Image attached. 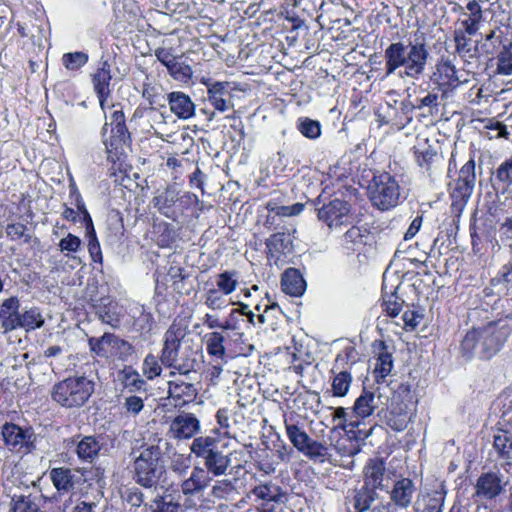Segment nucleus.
Instances as JSON below:
<instances>
[{"instance_id": "0eeeda50", "label": "nucleus", "mask_w": 512, "mask_h": 512, "mask_svg": "<svg viewBox=\"0 0 512 512\" xmlns=\"http://www.w3.org/2000/svg\"><path fill=\"white\" fill-rule=\"evenodd\" d=\"M102 134L108 159L114 160V157H118V154L123 150V146L129 140V132L122 110H113L110 122L105 123Z\"/></svg>"}, {"instance_id": "e2e57ef3", "label": "nucleus", "mask_w": 512, "mask_h": 512, "mask_svg": "<svg viewBox=\"0 0 512 512\" xmlns=\"http://www.w3.org/2000/svg\"><path fill=\"white\" fill-rule=\"evenodd\" d=\"M112 338L115 340V344L111 341V344H110L111 355L119 354L122 357V356H128L132 353L133 347L129 342L119 338L118 336H116L114 334H112Z\"/></svg>"}, {"instance_id": "4be33fe9", "label": "nucleus", "mask_w": 512, "mask_h": 512, "mask_svg": "<svg viewBox=\"0 0 512 512\" xmlns=\"http://www.w3.org/2000/svg\"><path fill=\"white\" fill-rule=\"evenodd\" d=\"M415 492L414 482L409 478H401L395 481L390 491V499L398 508L406 509L412 503Z\"/></svg>"}, {"instance_id": "a19ab883", "label": "nucleus", "mask_w": 512, "mask_h": 512, "mask_svg": "<svg viewBox=\"0 0 512 512\" xmlns=\"http://www.w3.org/2000/svg\"><path fill=\"white\" fill-rule=\"evenodd\" d=\"M352 383V375L348 371L335 373L332 379V393L335 397H344L348 394Z\"/></svg>"}, {"instance_id": "423d86ee", "label": "nucleus", "mask_w": 512, "mask_h": 512, "mask_svg": "<svg viewBox=\"0 0 512 512\" xmlns=\"http://www.w3.org/2000/svg\"><path fill=\"white\" fill-rule=\"evenodd\" d=\"M400 186L388 173L373 178L370 187V200L378 209L385 211L396 207L400 202Z\"/></svg>"}, {"instance_id": "c9c22d12", "label": "nucleus", "mask_w": 512, "mask_h": 512, "mask_svg": "<svg viewBox=\"0 0 512 512\" xmlns=\"http://www.w3.org/2000/svg\"><path fill=\"white\" fill-rule=\"evenodd\" d=\"M267 246L284 255L290 254L293 251V237L290 233H275L267 240Z\"/></svg>"}, {"instance_id": "cd10ccee", "label": "nucleus", "mask_w": 512, "mask_h": 512, "mask_svg": "<svg viewBox=\"0 0 512 512\" xmlns=\"http://www.w3.org/2000/svg\"><path fill=\"white\" fill-rule=\"evenodd\" d=\"M281 285L283 291L291 296H301L306 289L303 276L295 268H289L284 272Z\"/></svg>"}, {"instance_id": "4d7b16f0", "label": "nucleus", "mask_w": 512, "mask_h": 512, "mask_svg": "<svg viewBox=\"0 0 512 512\" xmlns=\"http://www.w3.org/2000/svg\"><path fill=\"white\" fill-rule=\"evenodd\" d=\"M142 371L148 379H154L159 376L162 368L157 357L152 354H148L143 361Z\"/></svg>"}, {"instance_id": "473e14b6", "label": "nucleus", "mask_w": 512, "mask_h": 512, "mask_svg": "<svg viewBox=\"0 0 512 512\" xmlns=\"http://www.w3.org/2000/svg\"><path fill=\"white\" fill-rule=\"evenodd\" d=\"M413 153L417 164L426 170H429L436 156V151L428 143L427 139L419 140L413 147Z\"/></svg>"}, {"instance_id": "79ce46f5", "label": "nucleus", "mask_w": 512, "mask_h": 512, "mask_svg": "<svg viewBox=\"0 0 512 512\" xmlns=\"http://www.w3.org/2000/svg\"><path fill=\"white\" fill-rule=\"evenodd\" d=\"M408 415L402 407L396 408L391 406L389 415H387V425L395 431H403L408 424Z\"/></svg>"}, {"instance_id": "b1692460", "label": "nucleus", "mask_w": 512, "mask_h": 512, "mask_svg": "<svg viewBox=\"0 0 512 512\" xmlns=\"http://www.w3.org/2000/svg\"><path fill=\"white\" fill-rule=\"evenodd\" d=\"M170 111L179 119L187 120L195 114V104L191 98L183 92H171L168 95Z\"/></svg>"}, {"instance_id": "1a4fd4ad", "label": "nucleus", "mask_w": 512, "mask_h": 512, "mask_svg": "<svg viewBox=\"0 0 512 512\" xmlns=\"http://www.w3.org/2000/svg\"><path fill=\"white\" fill-rule=\"evenodd\" d=\"M1 436L11 452L28 454L35 448V434L30 427L6 422L1 426Z\"/></svg>"}, {"instance_id": "f8f14e48", "label": "nucleus", "mask_w": 512, "mask_h": 512, "mask_svg": "<svg viewBox=\"0 0 512 512\" xmlns=\"http://www.w3.org/2000/svg\"><path fill=\"white\" fill-rule=\"evenodd\" d=\"M431 80L442 91V96L445 98L461 84L455 66L447 59H441L436 64Z\"/></svg>"}, {"instance_id": "5fc2aeb1", "label": "nucleus", "mask_w": 512, "mask_h": 512, "mask_svg": "<svg viewBox=\"0 0 512 512\" xmlns=\"http://www.w3.org/2000/svg\"><path fill=\"white\" fill-rule=\"evenodd\" d=\"M464 28L457 27L454 31V41L456 51L460 54H466L471 50V37Z\"/></svg>"}, {"instance_id": "7ed1b4c3", "label": "nucleus", "mask_w": 512, "mask_h": 512, "mask_svg": "<svg viewBox=\"0 0 512 512\" xmlns=\"http://www.w3.org/2000/svg\"><path fill=\"white\" fill-rule=\"evenodd\" d=\"M186 332L173 323L164 334V344L160 355L161 363L175 369L181 375H188L197 366L196 353L190 347H182L181 341Z\"/></svg>"}, {"instance_id": "6ab92c4d", "label": "nucleus", "mask_w": 512, "mask_h": 512, "mask_svg": "<svg viewBox=\"0 0 512 512\" xmlns=\"http://www.w3.org/2000/svg\"><path fill=\"white\" fill-rule=\"evenodd\" d=\"M198 394L194 384L180 378L168 381V395L174 401L175 406H181L192 402Z\"/></svg>"}, {"instance_id": "f704fd0d", "label": "nucleus", "mask_w": 512, "mask_h": 512, "mask_svg": "<svg viewBox=\"0 0 512 512\" xmlns=\"http://www.w3.org/2000/svg\"><path fill=\"white\" fill-rule=\"evenodd\" d=\"M11 512H43L36 498L31 495H13L10 502Z\"/></svg>"}, {"instance_id": "052dcab7", "label": "nucleus", "mask_w": 512, "mask_h": 512, "mask_svg": "<svg viewBox=\"0 0 512 512\" xmlns=\"http://www.w3.org/2000/svg\"><path fill=\"white\" fill-rule=\"evenodd\" d=\"M152 512H178L179 504L164 497L156 498L150 506Z\"/></svg>"}, {"instance_id": "5701e85b", "label": "nucleus", "mask_w": 512, "mask_h": 512, "mask_svg": "<svg viewBox=\"0 0 512 512\" xmlns=\"http://www.w3.org/2000/svg\"><path fill=\"white\" fill-rule=\"evenodd\" d=\"M211 481L208 472L203 467L195 466L190 476L181 483V491L186 496L197 495L208 487Z\"/></svg>"}, {"instance_id": "69168bd1", "label": "nucleus", "mask_w": 512, "mask_h": 512, "mask_svg": "<svg viewBox=\"0 0 512 512\" xmlns=\"http://www.w3.org/2000/svg\"><path fill=\"white\" fill-rule=\"evenodd\" d=\"M122 497L131 507H140L144 501L142 492L135 487L126 489Z\"/></svg>"}, {"instance_id": "de8ad7c7", "label": "nucleus", "mask_w": 512, "mask_h": 512, "mask_svg": "<svg viewBox=\"0 0 512 512\" xmlns=\"http://www.w3.org/2000/svg\"><path fill=\"white\" fill-rule=\"evenodd\" d=\"M475 183L457 179L452 188L451 196L455 201L465 204L471 197Z\"/></svg>"}, {"instance_id": "c03bdc74", "label": "nucleus", "mask_w": 512, "mask_h": 512, "mask_svg": "<svg viewBox=\"0 0 512 512\" xmlns=\"http://www.w3.org/2000/svg\"><path fill=\"white\" fill-rule=\"evenodd\" d=\"M205 305L212 310H222L228 306L226 295L211 286L205 293Z\"/></svg>"}, {"instance_id": "f3484780", "label": "nucleus", "mask_w": 512, "mask_h": 512, "mask_svg": "<svg viewBox=\"0 0 512 512\" xmlns=\"http://www.w3.org/2000/svg\"><path fill=\"white\" fill-rule=\"evenodd\" d=\"M111 78L109 63L107 61H101L99 67L92 75V83L102 110H105L107 100L111 94Z\"/></svg>"}, {"instance_id": "a878e982", "label": "nucleus", "mask_w": 512, "mask_h": 512, "mask_svg": "<svg viewBox=\"0 0 512 512\" xmlns=\"http://www.w3.org/2000/svg\"><path fill=\"white\" fill-rule=\"evenodd\" d=\"M503 491L501 479L494 473L480 476L476 483V495L484 499H493Z\"/></svg>"}, {"instance_id": "864d4df0", "label": "nucleus", "mask_w": 512, "mask_h": 512, "mask_svg": "<svg viewBox=\"0 0 512 512\" xmlns=\"http://www.w3.org/2000/svg\"><path fill=\"white\" fill-rule=\"evenodd\" d=\"M333 421H339L338 427L345 429L346 427L357 428L360 425V420H356L355 416L348 414L344 407L334 409Z\"/></svg>"}, {"instance_id": "bb28decb", "label": "nucleus", "mask_w": 512, "mask_h": 512, "mask_svg": "<svg viewBox=\"0 0 512 512\" xmlns=\"http://www.w3.org/2000/svg\"><path fill=\"white\" fill-rule=\"evenodd\" d=\"M385 471L382 459H370L364 467V485L373 489L382 488Z\"/></svg>"}, {"instance_id": "412c9836", "label": "nucleus", "mask_w": 512, "mask_h": 512, "mask_svg": "<svg viewBox=\"0 0 512 512\" xmlns=\"http://www.w3.org/2000/svg\"><path fill=\"white\" fill-rule=\"evenodd\" d=\"M244 450L233 451L227 455L223 454L219 449L204 460V469L209 474L215 477L227 475V471L232 463V457L236 455H243Z\"/></svg>"}, {"instance_id": "4c0bfd02", "label": "nucleus", "mask_w": 512, "mask_h": 512, "mask_svg": "<svg viewBox=\"0 0 512 512\" xmlns=\"http://www.w3.org/2000/svg\"><path fill=\"white\" fill-rule=\"evenodd\" d=\"M392 368H393L392 354L387 351L381 352L377 358L374 372H373L375 375L376 382L378 384L384 382L385 378L392 371Z\"/></svg>"}, {"instance_id": "37998d69", "label": "nucleus", "mask_w": 512, "mask_h": 512, "mask_svg": "<svg viewBox=\"0 0 512 512\" xmlns=\"http://www.w3.org/2000/svg\"><path fill=\"white\" fill-rule=\"evenodd\" d=\"M178 200V193L174 189H166L163 193L154 198V206L158 210L168 216L171 208Z\"/></svg>"}, {"instance_id": "6e6552de", "label": "nucleus", "mask_w": 512, "mask_h": 512, "mask_svg": "<svg viewBox=\"0 0 512 512\" xmlns=\"http://www.w3.org/2000/svg\"><path fill=\"white\" fill-rule=\"evenodd\" d=\"M286 435L291 444L311 460L322 459L327 448L321 442L313 440L301 426L288 419L284 420Z\"/></svg>"}, {"instance_id": "c85d7f7f", "label": "nucleus", "mask_w": 512, "mask_h": 512, "mask_svg": "<svg viewBox=\"0 0 512 512\" xmlns=\"http://www.w3.org/2000/svg\"><path fill=\"white\" fill-rule=\"evenodd\" d=\"M219 441L212 436L196 437L191 444V452L198 458L206 460L216 450H218Z\"/></svg>"}, {"instance_id": "680f3d73", "label": "nucleus", "mask_w": 512, "mask_h": 512, "mask_svg": "<svg viewBox=\"0 0 512 512\" xmlns=\"http://www.w3.org/2000/svg\"><path fill=\"white\" fill-rule=\"evenodd\" d=\"M402 303L403 301L399 297L392 294L388 298H384L382 306L389 316L396 317L402 309Z\"/></svg>"}, {"instance_id": "3c124183", "label": "nucleus", "mask_w": 512, "mask_h": 512, "mask_svg": "<svg viewBox=\"0 0 512 512\" xmlns=\"http://www.w3.org/2000/svg\"><path fill=\"white\" fill-rule=\"evenodd\" d=\"M425 512H442L445 494L441 491H433L423 498Z\"/></svg>"}, {"instance_id": "c756f323", "label": "nucleus", "mask_w": 512, "mask_h": 512, "mask_svg": "<svg viewBox=\"0 0 512 512\" xmlns=\"http://www.w3.org/2000/svg\"><path fill=\"white\" fill-rule=\"evenodd\" d=\"M100 449L101 445L95 437L86 436L77 444L76 454L80 460L91 463L98 456Z\"/></svg>"}, {"instance_id": "e433bc0d", "label": "nucleus", "mask_w": 512, "mask_h": 512, "mask_svg": "<svg viewBox=\"0 0 512 512\" xmlns=\"http://www.w3.org/2000/svg\"><path fill=\"white\" fill-rule=\"evenodd\" d=\"M119 379L125 388L130 391H139L144 388L145 381L140 374L130 366L124 367L119 372Z\"/></svg>"}, {"instance_id": "a211bd4d", "label": "nucleus", "mask_w": 512, "mask_h": 512, "mask_svg": "<svg viewBox=\"0 0 512 512\" xmlns=\"http://www.w3.org/2000/svg\"><path fill=\"white\" fill-rule=\"evenodd\" d=\"M200 429V422L191 413H181L170 423L169 432L176 439H187L194 436Z\"/></svg>"}, {"instance_id": "ea45409f", "label": "nucleus", "mask_w": 512, "mask_h": 512, "mask_svg": "<svg viewBox=\"0 0 512 512\" xmlns=\"http://www.w3.org/2000/svg\"><path fill=\"white\" fill-rule=\"evenodd\" d=\"M377 493L375 489L367 487L363 485V487L358 490L354 496V508L357 512H365L370 507L371 504L375 501Z\"/></svg>"}, {"instance_id": "9b49d317", "label": "nucleus", "mask_w": 512, "mask_h": 512, "mask_svg": "<svg viewBox=\"0 0 512 512\" xmlns=\"http://www.w3.org/2000/svg\"><path fill=\"white\" fill-rule=\"evenodd\" d=\"M71 196H75V204L78 207L79 211L83 215V223L85 224L86 229V238L88 241V252L91 259L95 263H102L103 255L101 251V246L99 240L96 235V231L93 225L92 218L85 207L84 201L78 192L77 188L73 185L70 189Z\"/></svg>"}, {"instance_id": "49530a36", "label": "nucleus", "mask_w": 512, "mask_h": 512, "mask_svg": "<svg viewBox=\"0 0 512 512\" xmlns=\"http://www.w3.org/2000/svg\"><path fill=\"white\" fill-rule=\"evenodd\" d=\"M206 337L207 352L212 356L223 359L225 356L224 336L219 332H212Z\"/></svg>"}, {"instance_id": "09e8293b", "label": "nucleus", "mask_w": 512, "mask_h": 512, "mask_svg": "<svg viewBox=\"0 0 512 512\" xmlns=\"http://www.w3.org/2000/svg\"><path fill=\"white\" fill-rule=\"evenodd\" d=\"M297 128L303 136L309 139H317L321 135L320 123L310 118L298 119Z\"/></svg>"}, {"instance_id": "39448f33", "label": "nucleus", "mask_w": 512, "mask_h": 512, "mask_svg": "<svg viewBox=\"0 0 512 512\" xmlns=\"http://www.w3.org/2000/svg\"><path fill=\"white\" fill-rule=\"evenodd\" d=\"M161 451L158 446H148L143 449L134 461V479L143 487L151 488L157 485L164 467L159 464Z\"/></svg>"}, {"instance_id": "9d476101", "label": "nucleus", "mask_w": 512, "mask_h": 512, "mask_svg": "<svg viewBox=\"0 0 512 512\" xmlns=\"http://www.w3.org/2000/svg\"><path fill=\"white\" fill-rule=\"evenodd\" d=\"M318 218L330 229H338L342 226L353 224L355 217L351 211V205L344 200L334 199L318 209Z\"/></svg>"}, {"instance_id": "dca6fc26", "label": "nucleus", "mask_w": 512, "mask_h": 512, "mask_svg": "<svg viewBox=\"0 0 512 512\" xmlns=\"http://www.w3.org/2000/svg\"><path fill=\"white\" fill-rule=\"evenodd\" d=\"M49 477L57 491L62 494L73 491L82 482L79 471L65 467L53 468Z\"/></svg>"}, {"instance_id": "bf43d9fd", "label": "nucleus", "mask_w": 512, "mask_h": 512, "mask_svg": "<svg viewBox=\"0 0 512 512\" xmlns=\"http://www.w3.org/2000/svg\"><path fill=\"white\" fill-rule=\"evenodd\" d=\"M496 178L506 186L512 185V157L503 161L496 170Z\"/></svg>"}, {"instance_id": "58836bf2", "label": "nucleus", "mask_w": 512, "mask_h": 512, "mask_svg": "<svg viewBox=\"0 0 512 512\" xmlns=\"http://www.w3.org/2000/svg\"><path fill=\"white\" fill-rule=\"evenodd\" d=\"M493 446L501 458L512 460V435L506 431H499L494 435Z\"/></svg>"}, {"instance_id": "20e7f679", "label": "nucleus", "mask_w": 512, "mask_h": 512, "mask_svg": "<svg viewBox=\"0 0 512 512\" xmlns=\"http://www.w3.org/2000/svg\"><path fill=\"white\" fill-rule=\"evenodd\" d=\"M95 383L86 376L68 377L53 386L52 399L65 408H79L92 396Z\"/></svg>"}, {"instance_id": "ddd939ff", "label": "nucleus", "mask_w": 512, "mask_h": 512, "mask_svg": "<svg viewBox=\"0 0 512 512\" xmlns=\"http://www.w3.org/2000/svg\"><path fill=\"white\" fill-rule=\"evenodd\" d=\"M371 240V234L365 227L351 226L341 237L340 247L344 254L360 253Z\"/></svg>"}, {"instance_id": "0e129e2a", "label": "nucleus", "mask_w": 512, "mask_h": 512, "mask_svg": "<svg viewBox=\"0 0 512 512\" xmlns=\"http://www.w3.org/2000/svg\"><path fill=\"white\" fill-rule=\"evenodd\" d=\"M234 489V486L230 480H219L216 481L212 487V496L222 499L230 494Z\"/></svg>"}, {"instance_id": "f257e3e1", "label": "nucleus", "mask_w": 512, "mask_h": 512, "mask_svg": "<svg viewBox=\"0 0 512 512\" xmlns=\"http://www.w3.org/2000/svg\"><path fill=\"white\" fill-rule=\"evenodd\" d=\"M510 317L489 322L483 327L468 331L461 342V354L466 359L478 357L483 360L492 358L500 351L512 331Z\"/></svg>"}, {"instance_id": "2f4dec72", "label": "nucleus", "mask_w": 512, "mask_h": 512, "mask_svg": "<svg viewBox=\"0 0 512 512\" xmlns=\"http://www.w3.org/2000/svg\"><path fill=\"white\" fill-rule=\"evenodd\" d=\"M252 494L266 502L280 503L284 501V493L282 489L273 483L260 484L252 490Z\"/></svg>"}, {"instance_id": "774afa93", "label": "nucleus", "mask_w": 512, "mask_h": 512, "mask_svg": "<svg viewBox=\"0 0 512 512\" xmlns=\"http://www.w3.org/2000/svg\"><path fill=\"white\" fill-rule=\"evenodd\" d=\"M458 179L463 181H468L475 183L476 176H475V162L474 160H469L466 162L459 171V177Z\"/></svg>"}, {"instance_id": "7c9ffc66", "label": "nucleus", "mask_w": 512, "mask_h": 512, "mask_svg": "<svg viewBox=\"0 0 512 512\" xmlns=\"http://www.w3.org/2000/svg\"><path fill=\"white\" fill-rule=\"evenodd\" d=\"M239 273L235 270H225L215 276L214 287L226 296L232 294L238 286Z\"/></svg>"}, {"instance_id": "f03ea898", "label": "nucleus", "mask_w": 512, "mask_h": 512, "mask_svg": "<svg viewBox=\"0 0 512 512\" xmlns=\"http://www.w3.org/2000/svg\"><path fill=\"white\" fill-rule=\"evenodd\" d=\"M428 57L429 52L424 43H391L384 51L385 75L390 76L403 68L399 73L401 77L418 80L425 71Z\"/></svg>"}, {"instance_id": "2eb2a0df", "label": "nucleus", "mask_w": 512, "mask_h": 512, "mask_svg": "<svg viewBox=\"0 0 512 512\" xmlns=\"http://www.w3.org/2000/svg\"><path fill=\"white\" fill-rule=\"evenodd\" d=\"M483 22V10L476 0H471L464 7H460L457 25L464 28L469 35H476Z\"/></svg>"}, {"instance_id": "4468645a", "label": "nucleus", "mask_w": 512, "mask_h": 512, "mask_svg": "<svg viewBox=\"0 0 512 512\" xmlns=\"http://www.w3.org/2000/svg\"><path fill=\"white\" fill-rule=\"evenodd\" d=\"M207 86V99L219 112L232 110L234 107L228 82H203Z\"/></svg>"}, {"instance_id": "aec40b11", "label": "nucleus", "mask_w": 512, "mask_h": 512, "mask_svg": "<svg viewBox=\"0 0 512 512\" xmlns=\"http://www.w3.org/2000/svg\"><path fill=\"white\" fill-rule=\"evenodd\" d=\"M380 400L381 394L377 395L374 391L363 389L354 402L352 416H355L356 420L368 418L378 408Z\"/></svg>"}, {"instance_id": "6e6d98bb", "label": "nucleus", "mask_w": 512, "mask_h": 512, "mask_svg": "<svg viewBox=\"0 0 512 512\" xmlns=\"http://www.w3.org/2000/svg\"><path fill=\"white\" fill-rule=\"evenodd\" d=\"M169 74L178 81L186 82L192 77V69L189 65L177 60L167 69Z\"/></svg>"}, {"instance_id": "338daca9", "label": "nucleus", "mask_w": 512, "mask_h": 512, "mask_svg": "<svg viewBox=\"0 0 512 512\" xmlns=\"http://www.w3.org/2000/svg\"><path fill=\"white\" fill-rule=\"evenodd\" d=\"M497 70L500 74L511 75L512 74V53L503 51L498 57Z\"/></svg>"}, {"instance_id": "13d9d810", "label": "nucleus", "mask_w": 512, "mask_h": 512, "mask_svg": "<svg viewBox=\"0 0 512 512\" xmlns=\"http://www.w3.org/2000/svg\"><path fill=\"white\" fill-rule=\"evenodd\" d=\"M123 408L127 414L136 416L144 409V401L140 396L130 395L124 398Z\"/></svg>"}, {"instance_id": "72a5a7b5", "label": "nucleus", "mask_w": 512, "mask_h": 512, "mask_svg": "<svg viewBox=\"0 0 512 512\" xmlns=\"http://www.w3.org/2000/svg\"><path fill=\"white\" fill-rule=\"evenodd\" d=\"M44 324V318L38 308H31L19 313L18 328L26 331H32L41 328Z\"/></svg>"}, {"instance_id": "8fccbe9b", "label": "nucleus", "mask_w": 512, "mask_h": 512, "mask_svg": "<svg viewBox=\"0 0 512 512\" xmlns=\"http://www.w3.org/2000/svg\"><path fill=\"white\" fill-rule=\"evenodd\" d=\"M82 241L81 239L72 234L68 233L64 238H62L59 241V249L61 252L65 254V256L76 259L75 256H73L74 253H77L81 248Z\"/></svg>"}, {"instance_id": "603ef678", "label": "nucleus", "mask_w": 512, "mask_h": 512, "mask_svg": "<svg viewBox=\"0 0 512 512\" xmlns=\"http://www.w3.org/2000/svg\"><path fill=\"white\" fill-rule=\"evenodd\" d=\"M88 55L84 52L65 53L62 56V63L68 70H78L88 62Z\"/></svg>"}, {"instance_id": "a18cd8bd", "label": "nucleus", "mask_w": 512, "mask_h": 512, "mask_svg": "<svg viewBox=\"0 0 512 512\" xmlns=\"http://www.w3.org/2000/svg\"><path fill=\"white\" fill-rule=\"evenodd\" d=\"M111 341L115 344V340L112 338V334L105 333L99 339L91 338L89 340V346L91 348V351H93L96 355L107 358L111 356Z\"/></svg>"}, {"instance_id": "393cba45", "label": "nucleus", "mask_w": 512, "mask_h": 512, "mask_svg": "<svg viewBox=\"0 0 512 512\" xmlns=\"http://www.w3.org/2000/svg\"><path fill=\"white\" fill-rule=\"evenodd\" d=\"M20 302L17 297L5 299L0 307L1 327L5 333L18 328Z\"/></svg>"}]
</instances>
